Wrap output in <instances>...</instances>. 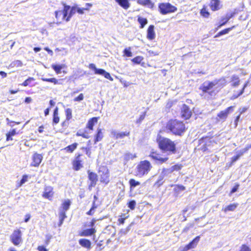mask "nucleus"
<instances>
[{"instance_id":"1","label":"nucleus","mask_w":251,"mask_h":251,"mask_svg":"<svg viewBox=\"0 0 251 251\" xmlns=\"http://www.w3.org/2000/svg\"><path fill=\"white\" fill-rule=\"evenodd\" d=\"M227 80L225 77H222L214 81H206L203 82L199 87L202 92L201 96H207L210 99L215 98L217 93L227 84Z\"/></svg>"},{"instance_id":"2","label":"nucleus","mask_w":251,"mask_h":251,"mask_svg":"<svg viewBox=\"0 0 251 251\" xmlns=\"http://www.w3.org/2000/svg\"><path fill=\"white\" fill-rule=\"evenodd\" d=\"M156 143L160 150L163 152H166L168 155L176 154L177 151L176 143L169 138L158 135Z\"/></svg>"},{"instance_id":"3","label":"nucleus","mask_w":251,"mask_h":251,"mask_svg":"<svg viewBox=\"0 0 251 251\" xmlns=\"http://www.w3.org/2000/svg\"><path fill=\"white\" fill-rule=\"evenodd\" d=\"M62 10H57L54 12V15L56 20V24L59 25L65 21L68 22L70 21L72 17L74 15V7H71L65 2H62Z\"/></svg>"},{"instance_id":"4","label":"nucleus","mask_w":251,"mask_h":251,"mask_svg":"<svg viewBox=\"0 0 251 251\" xmlns=\"http://www.w3.org/2000/svg\"><path fill=\"white\" fill-rule=\"evenodd\" d=\"M166 128L176 136H181L186 130L183 121L177 119H171L166 124Z\"/></svg>"},{"instance_id":"5","label":"nucleus","mask_w":251,"mask_h":251,"mask_svg":"<svg viewBox=\"0 0 251 251\" xmlns=\"http://www.w3.org/2000/svg\"><path fill=\"white\" fill-rule=\"evenodd\" d=\"M149 156L156 164L161 165L167 163L169 160L168 155L166 152L155 149L151 150Z\"/></svg>"},{"instance_id":"6","label":"nucleus","mask_w":251,"mask_h":251,"mask_svg":"<svg viewBox=\"0 0 251 251\" xmlns=\"http://www.w3.org/2000/svg\"><path fill=\"white\" fill-rule=\"evenodd\" d=\"M151 168L152 165L149 160L141 161L136 167L135 176L141 177L147 175L150 172Z\"/></svg>"},{"instance_id":"7","label":"nucleus","mask_w":251,"mask_h":251,"mask_svg":"<svg viewBox=\"0 0 251 251\" xmlns=\"http://www.w3.org/2000/svg\"><path fill=\"white\" fill-rule=\"evenodd\" d=\"M216 144V141L211 136H205L199 140V150L202 152H209L210 149Z\"/></svg>"},{"instance_id":"8","label":"nucleus","mask_w":251,"mask_h":251,"mask_svg":"<svg viewBox=\"0 0 251 251\" xmlns=\"http://www.w3.org/2000/svg\"><path fill=\"white\" fill-rule=\"evenodd\" d=\"M86 159L82 153H76L71 162L73 170L75 171H78L82 169Z\"/></svg>"},{"instance_id":"9","label":"nucleus","mask_w":251,"mask_h":251,"mask_svg":"<svg viewBox=\"0 0 251 251\" xmlns=\"http://www.w3.org/2000/svg\"><path fill=\"white\" fill-rule=\"evenodd\" d=\"M100 176V181L104 185L108 184L110 181V172L108 168L105 166H101L98 170Z\"/></svg>"},{"instance_id":"10","label":"nucleus","mask_w":251,"mask_h":251,"mask_svg":"<svg viewBox=\"0 0 251 251\" xmlns=\"http://www.w3.org/2000/svg\"><path fill=\"white\" fill-rule=\"evenodd\" d=\"M158 11L162 15H167L168 14L175 12L177 8L176 6L172 5L169 2L159 3L158 5Z\"/></svg>"},{"instance_id":"11","label":"nucleus","mask_w":251,"mask_h":251,"mask_svg":"<svg viewBox=\"0 0 251 251\" xmlns=\"http://www.w3.org/2000/svg\"><path fill=\"white\" fill-rule=\"evenodd\" d=\"M10 241L15 246H19L22 242V233L20 229L17 228L13 230L10 236Z\"/></svg>"},{"instance_id":"12","label":"nucleus","mask_w":251,"mask_h":251,"mask_svg":"<svg viewBox=\"0 0 251 251\" xmlns=\"http://www.w3.org/2000/svg\"><path fill=\"white\" fill-rule=\"evenodd\" d=\"M87 173L88 175V189L91 190L96 186L98 182V176L95 172L90 170H88Z\"/></svg>"},{"instance_id":"13","label":"nucleus","mask_w":251,"mask_h":251,"mask_svg":"<svg viewBox=\"0 0 251 251\" xmlns=\"http://www.w3.org/2000/svg\"><path fill=\"white\" fill-rule=\"evenodd\" d=\"M234 106H230L224 110L220 111L217 115L216 120L217 121L225 122L226 121L229 114L234 110Z\"/></svg>"},{"instance_id":"14","label":"nucleus","mask_w":251,"mask_h":251,"mask_svg":"<svg viewBox=\"0 0 251 251\" xmlns=\"http://www.w3.org/2000/svg\"><path fill=\"white\" fill-rule=\"evenodd\" d=\"M88 67L89 69L94 70L95 74L102 75L105 78H107L110 81L113 80V78L111 76L109 73L106 72L104 69L97 68L96 65L94 63L89 64Z\"/></svg>"},{"instance_id":"15","label":"nucleus","mask_w":251,"mask_h":251,"mask_svg":"<svg viewBox=\"0 0 251 251\" xmlns=\"http://www.w3.org/2000/svg\"><path fill=\"white\" fill-rule=\"evenodd\" d=\"M180 115L184 120H189L192 115L190 107L186 104H183L180 108Z\"/></svg>"},{"instance_id":"16","label":"nucleus","mask_w":251,"mask_h":251,"mask_svg":"<svg viewBox=\"0 0 251 251\" xmlns=\"http://www.w3.org/2000/svg\"><path fill=\"white\" fill-rule=\"evenodd\" d=\"M54 194L53 188L51 186H47L44 187V192L42 196L44 198L51 201Z\"/></svg>"},{"instance_id":"17","label":"nucleus","mask_w":251,"mask_h":251,"mask_svg":"<svg viewBox=\"0 0 251 251\" xmlns=\"http://www.w3.org/2000/svg\"><path fill=\"white\" fill-rule=\"evenodd\" d=\"M43 159V156L41 154L37 153H34L32 157V162L31 166L37 167L39 166Z\"/></svg>"},{"instance_id":"18","label":"nucleus","mask_w":251,"mask_h":251,"mask_svg":"<svg viewBox=\"0 0 251 251\" xmlns=\"http://www.w3.org/2000/svg\"><path fill=\"white\" fill-rule=\"evenodd\" d=\"M200 240V236H197L194 238L189 244L186 245L182 250V251H187L190 249L195 248L197 246Z\"/></svg>"},{"instance_id":"19","label":"nucleus","mask_w":251,"mask_h":251,"mask_svg":"<svg viewBox=\"0 0 251 251\" xmlns=\"http://www.w3.org/2000/svg\"><path fill=\"white\" fill-rule=\"evenodd\" d=\"M222 4L220 0H210L209 4V6L213 11L220 10L222 8Z\"/></svg>"},{"instance_id":"20","label":"nucleus","mask_w":251,"mask_h":251,"mask_svg":"<svg viewBox=\"0 0 251 251\" xmlns=\"http://www.w3.org/2000/svg\"><path fill=\"white\" fill-rule=\"evenodd\" d=\"M99 119V117H94L89 119L87 123L86 124V128L90 130H93L94 126L95 125L97 124Z\"/></svg>"},{"instance_id":"21","label":"nucleus","mask_w":251,"mask_h":251,"mask_svg":"<svg viewBox=\"0 0 251 251\" xmlns=\"http://www.w3.org/2000/svg\"><path fill=\"white\" fill-rule=\"evenodd\" d=\"M80 150L83 151L88 157H91L92 154V141L89 140L87 142L86 146H82Z\"/></svg>"},{"instance_id":"22","label":"nucleus","mask_w":251,"mask_h":251,"mask_svg":"<svg viewBox=\"0 0 251 251\" xmlns=\"http://www.w3.org/2000/svg\"><path fill=\"white\" fill-rule=\"evenodd\" d=\"M155 37L154 26L151 25H149L148 28L147 38L150 40H152L155 39Z\"/></svg>"},{"instance_id":"23","label":"nucleus","mask_w":251,"mask_h":251,"mask_svg":"<svg viewBox=\"0 0 251 251\" xmlns=\"http://www.w3.org/2000/svg\"><path fill=\"white\" fill-rule=\"evenodd\" d=\"M96 232V229L95 228H91L82 230L79 233L80 236H90L95 234Z\"/></svg>"},{"instance_id":"24","label":"nucleus","mask_w":251,"mask_h":251,"mask_svg":"<svg viewBox=\"0 0 251 251\" xmlns=\"http://www.w3.org/2000/svg\"><path fill=\"white\" fill-rule=\"evenodd\" d=\"M79 245L84 248H86L87 250H89L91 248V242L87 239L82 238L78 241Z\"/></svg>"},{"instance_id":"25","label":"nucleus","mask_w":251,"mask_h":251,"mask_svg":"<svg viewBox=\"0 0 251 251\" xmlns=\"http://www.w3.org/2000/svg\"><path fill=\"white\" fill-rule=\"evenodd\" d=\"M41 80L44 82H48L53 83L54 85H61L62 84L61 83V81L63 80V79H57L55 77L52 78H45L42 77Z\"/></svg>"},{"instance_id":"26","label":"nucleus","mask_w":251,"mask_h":251,"mask_svg":"<svg viewBox=\"0 0 251 251\" xmlns=\"http://www.w3.org/2000/svg\"><path fill=\"white\" fill-rule=\"evenodd\" d=\"M137 2L139 5L148 6L151 9H152L154 6V3L151 0H137Z\"/></svg>"},{"instance_id":"27","label":"nucleus","mask_w":251,"mask_h":251,"mask_svg":"<svg viewBox=\"0 0 251 251\" xmlns=\"http://www.w3.org/2000/svg\"><path fill=\"white\" fill-rule=\"evenodd\" d=\"M103 137V135L102 133V129L101 128H98L94 135V143L96 144L97 142L100 141L102 139Z\"/></svg>"},{"instance_id":"28","label":"nucleus","mask_w":251,"mask_h":251,"mask_svg":"<svg viewBox=\"0 0 251 251\" xmlns=\"http://www.w3.org/2000/svg\"><path fill=\"white\" fill-rule=\"evenodd\" d=\"M60 121V117L58 113V108L56 107L54 109L52 115V125H56Z\"/></svg>"},{"instance_id":"29","label":"nucleus","mask_w":251,"mask_h":251,"mask_svg":"<svg viewBox=\"0 0 251 251\" xmlns=\"http://www.w3.org/2000/svg\"><path fill=\"white\" fill-rule=\"evenodd\" d=\"M94 201H93L92 206L90 210L86 212V214L89 216H92L94 215L96 209L98 207V205L96 203V201L97 199V198L96 196H94Z\"/></svg>"},{"instance_id":"30","label":"nucleus","mask_w":251,"mask_h":251,"mask_svg":"<svg viewBox=\"0 0 251 251\" xmlns=\"http://www.w3.org/2000/svg\"><path fill=\"white\" fill-rule=\"evenodd\" d=\"M231 86L232 87H236L239 85L240 80L239 77L237 75H233L230 79Z\"/></svg>"},{"instance_id":"31","label":"nucleus","mask_w":251,"mask_h":251,"mask_svg":"<svg viewBox=\"0 0 251 251\" xmlns=\"http://www.w3.org/2000/svg\"><path fill=\"white\" fill-rule=\"evenodd\" d=\"M78 144L77 143H74L71 145L64 148L63 150L66 152L68 153H73L77 148Z\"/></svg>"},{"instance_id":"32","label":"nucleus","mask_w":251,"mask_h":251,"mask_svg":"<svg viewBox=\"0 0 251 251\" xmlns=\"http://www.w3.org/2000/svg\"><path fill=\"white\" fill-rule=\"evenodd\" d=\"M129 135L130 132L128 131L121 132H114L113 133V136L116 139H123L126 136H129Z\"/></svg>"},{"instance_id":"33","label":"nucleus","mask_w":251,"mask_h":251,"mask_svg":"<svg viewBox=\"0 0 251 251\" xmlns=\"http://www.w3.org/2000/svg\"><path fill=\"white\" fill-rule=\"evenodd\" d=\"M35 79L32 77H29L25 79L21 85L24 87L29 86L30 87H33L35 85L34 84H32V82L34 81Z\"/></svg>"},{"instance_id":"34","label":"nucleus","mask_w":251,"mask_h":251,"mask_svg":"<svg viewBox=\"0 0 251 251\" xmlns=\"http://www.w3.org/2000/svg\"><path fill=\"white\" fill-rule=\"evenodd\" d=\"M249 81H247L243 85V86L242 88V89L239 91V92L237 94H234L232 96L230 99L231 100H234L237 98H238L240 96L242 95L244 92L245 88L248 86L249 84Z\"/></svg>"},{"instance_id":"35","label":"nucleus","mask_w":251,"mask_h":251,"mask_svg":"<svg viewBox=\"0 0 251 251\" xmlns=\"http://www.w3.org/2000/svg\"><path fill=\"white\" fill-rule=\"evenodd\" d=\"M120 6L125 9H127L130 7L128 0H115Z\"/></svg>"},{"instance_id":"36","label":"nucleus","mask_w":251,"mask_h":251,"mask_svg":"<svg viewBox=\"0 0 251 251\" xmlns=\"http://www.w3.org/2000/svg\"><path fill=\"white\" fill-rule=\"evenodd\" d=\"M71 204V201L69 199L65 200L61 203V207L62 210L65 211H67L69 208Z\"/></svg>"},{"instance_id":"37","label":"nucleus","mask_w":251,"mask_h":251,"mask_svg":"<svg viewBox=\"0 0 251 251\" xmlns=\"http://www.w3.org/2000/svg\"><path fill=\"white\" fill-rule=\"evenodd\" d=\"M137 157L136 153H132L130 152H126L124 155V159L127 162L130 160H133Z\"/></svg>"},{"instance_id":"38","label":"nucleus","mask_w":251,"mask_h":251,"mask_svg":"<svg viewBox=\"0 0 251 251\" xmlns=\"http://www.w3.org/2000/svg\"><path fill=\"white\" fill-rule=\"evenodd\" d=\"M66 212L64 210H61L59 213V221L58 225L59 226L63 224L64 219L67 218Z\"/></svg>"},{"instance_id":"39","label":"nucleus","mask_w":251,"mask_h":251,"mask_svg":"<svg viewBox=\"0 0 251 251\" xmlns=\"http://www.w3.org/2000/svg\"><path fill=\"white\" fill-rule=\"evenodd\" d=\"M137 21L140 24V28H143L148 24V20L147 18L139 16L137 17Z\"/></svg>"},{"instance_id":"40","label":"nucleus","mask_w":251,"mask_h":251,"mask_svg":"<svg viewBox=\"0 0 251 251\" xmlns=\"http://www.w3.org/2000/svg\"><path fill=\"white\" fill-rule=\"evenodd\" d=\"M18 132H16V129H12L8 131L6 134V140L7 141H12L13 140L12 136L18 134Z\"/></svg>"},{"instance_id":"41","label":"nucleus","mask_w":251,"mask_h":251,"mask_svg":"<svg viewBox=\"0 0 251 251\" xmlns=\"http://www.w3.org/2000/svg\"><path fill=\"white\" fill-rule=\"evenodd\" d=\"M235 25H233L231 27L225 28V29L219 31L216 35H215L214 37L217 38V37L221 36L223 35L227 34L229 32V31H230L231 30H232V29L235 28Z\"/></svg>"},{"instance_id":"42","label":"nucleus","mask_w":251,"mask_h":251,"mask_svg":"<svg viewBox=\"0 0 251 251\" xmlns=\"http://www.w3.org/2000/svg\"><path fill=\"white\" fill-rule=\"evenodd\" d=\"M69 123L68 121L64 120L61 123V128L59 130L61 133H65L69 127Z\"/></svg>"},{"instance_id":"43","label":"nucleus","mask_w":251,"mask_h":251,"mask_svg":"<svg viewBox=\"0 0 251 251\" xmlns=\"http://www.w3.org/2000/svg\"><path fill=\"white\" fill-rule=\"evenodd\" d=\"M200 13L201 15L204 18H208L210 15V13L207 10V6L205 5H203L202 8L200 10Z\"/></svg>"},{"instance_id":"44","label":"nucleus","mask_w":251,"mask_h":251,"mask_svg":"<svg viewBox=\"0 0 251 251\" xmlns=\"http://www.w3.org/2000/svg\"><path fill=\"white\" fill-rule=\"evenodd\" d=\"M65 67L64 64L62 65H56L52 64L51 68L53 69L56 74H59L61 72V70Z\"/></svg>"},{"instance_id":"45","label":"nucleus","mask_w":251,"mask_h":251,"mask_svg":"<svg viewBox=\"0 0 251 251\" xmlns=\"http://www.w3.org/2000/svg\"><path fill=\"white\" fill-rule=\"evenodd\" d=\"M238 206V203H232L226 206L225 208L223 209V210L225 212H227V211H234Z\"/></svg>"},{"instance_id":"46","label":"nucleus","mask_w":251,"mask_h":251,"mask_svg":"<svg viewBox=\"0 0 251 251\" xmlns=\"http://www.w3.org/2000/svg\"><path fill=\"white\" fill-rule=\"evenodd\" d=\"M129 215L126 216L125 214H122L119 216V218L118 219V225L120 226L121 225H124L125 223V220L126 219L128 218Z\"/></svg>"},{"instance_id":"47","label":"nucleus","mask_w":251,"mask_h":251,"mask_svg":"<svg viewBox=\"0 0 251 251\" xmlns=\"http://www.w3.org/2000/svg\"><path fill=\"white\" fill-rule=\"evenodd\" d=\"M231 17V16H228L226 17L222 18L221 19L220 23L217 26V29L226 25L228 22Z\"/></svg>"},{"instance_id":"48","label":"nucleus","mask_w":251,"mask_h":251,"mask_svg":"<svg viewBox=\"0 0 251 251\" xmlns=\"http://www.w3.org/2000/svg\"><path fill=\"white\" fill-rule=\"evenodd\" d=\"M29 176L27 175H24L22 176V178L20 181H18L17 183V187L18 188L22 186L23 184L26 182L28 180Z\"/></svg>"},{"instance_id":"49","label":"nucleus","mask_w":251,"mask_h":251,"mask_svg":"<svg viewBox=\"0 0 251 251\" xmlns=\"http://www.w3.org/2000/svg\"><path fill=\"white\" fill-rule=\"evenodd\" d=\"M66 115L65 120L70 121L73 117L72 110L71 108H68L65 110Z\"/></svg>"},{"instance_id":"50","label":"nucleus","mask_w":251,"mask_h":251,"mask_svg":"<svg viewBox=\"0 0 251 251\" xmlns=\"http://www.w3.org/2000/svg\"><path fill=\"white\" fill-rule=\"evenodd\" d=\"M129 184L130 189H132L138 185H139L140 184V182L139 181H136L134 178H131L129 180Z\"/></svg>"},{"instance_id":"51","label":"nucleus","mask_w":251,"mask_h":251,"mask_svg":"<svg viewBox=\"0 0 251 251\" xmlns=\"http://www.w3.org/2000/svg\"><path fill=\"white\" fill-rule=\"evenodd\" d=\"M72 7L75 8L74 14H75V13L76 12H77L78 13H79V14H83L84 13L85 11L88 10V8H79V7H77V6H73Z\"/></svg>"},{"instance_id":"52","label":"nucleus","mask_w":251,"mask_h":251,"mask_svg":"<svg viewBox=\"0 0 251 251\" xmlns=\"http://www.w3.org/2000/svg\"><path fill=\"white\" fill-rule=\"evenodd\" d=\"M144 58L141 56H137L131 59V61L135 64H139L143 60Z\"/></svg>"},{"instance_id":"53","label":"nucleus","mask_w":251,"mask_h":251,"mask_svg":"<svg viewBox=\"0 0 251 251\" xmlns=\"http://www.w3.org/2000/svg\"><path fill=\"white\" fill-rule=\"evenodd\" d=\"M182 167L183 165L181 164H176L174 165L171 168V172L178 171L182 169Z\"/></svg>"},{"instance_id":"54","label":"nucleus","mask_w":251,"mask_h":251,"mask_svg":"<svg viewBox=\"0 0 251 251\" xmlns=\"http://www.w3.org/2000/svg\"><path fill=\"white\" fill-rule=\"evenodd\" d=\"M239 251H251V248L249 245L243 244L240 246Z\"/></svg>"},{"instance_id":"55","label":"nucleus","mask_w":251,"mask_h":251,"mask_svg":"<svg viewBox=\"0 0 251 251\" xmlns=\"http://www.w3.org/2000/svg\"><path fill=\"white\" fill-rule=\"evenodd\" d=\"M124 55L127 57H131L132 56V52L131 51V48L129 47L128 48L125 49L123 51Z\"/></svg>"},{"instance_id":"56","label":"nucleus","mask_w":251,"mask_h":251,"mask_svg":"<svg viewBox=\"0 0 251 251\" xmlns=\"http://www.w3.org/2000/svg\"><path fill=\"white\" fill-rule=\"evenodd\" d=\"M76 135L77 136L82 137L83 138L85 139H88L90 137V136L88 135V133H86V132H84L83 133L77 132L76 133Z\"/></svg>"},{"instance_id":"57","label":"nucleus","mask_w":251,"mask_h":251,"mask_svg":"<svg viewBox=\"0 0 251 251\" xmlns=\"http://www.w3.org/2000/svg\"><path fill=\"white\" fill-rule=\"evenodd\" d=\"M244 152H240L239 153L237 154V155L233 156L231 158V163L232 164L234 162H235L236 161H237L239 158L240 157L243 155Z\"/></svg>"},{"instance_id":"58","label":"nucleus","mask_w":251,"mask_h":251,"mask_svg":"<svg viewBox=\"0 0 251 251\" xmlns=\"http://www.w3.org/2000/svg\"><path fill=\"white\" fill-rule=\"evenodd\" d=\"M127 206L131 210L134 209L136 206V201L134 200L129 201L127 203Z\"/></svg>"},{"instance_id":"59","label":"nucleus","mask_w":251,"mask_h":251,"mask_svg":"<svg viewBox=\"0 0 251 251\" xmlns=\"http://www.w3.org/2000/svg\"><path fill=\"white\" fill-rule=\"evenodd\" d=\"M175 189L177 191H184L185 190V187L182 185L176 184L175 185Z\"/></svg>"},{"instance_id":"60","label":"nucleus","mask_w":251,"mask_h":251,"mask_svg":"<svg viewBox=\"0 0 251 251\" xmlns=\"http://www.w3.org/2000/svg\"><path fill=\"white\" fill-rule=\"evenodd\" d=\"M239 186H240L239 184L235 183L234 186H233V187L231 189L230 192V194L231 195V194L236 192L238 190V189L239 187Z\"/></svg>"},{"instance_id":"61","label":"nucleus","mask_w":251,"mask_h":251,"mask_svg":"<svg viewBox=\"0 0 251 251\" xmlns=\"http://www.w3.org/2000/svg\"><path fill=\"white\" fill-rule=\"evenodd\" d=\"M84 99V95L82 93L80 94L77 97H75L74 99L75 101H80Z\"/></svg>"},{"instance_id":"62","label":"nucleus","mask_w":251,"mask_h":251,"mask_svg":"<svg viewBox=\"0 0 251 251\" xmlns=\"http://www.w3.org/2000/svg\"><path fill=\"white\" fill-rule=\"evenodd\" d=\"M145 113H143L142 115L140 116L139 118L138 119H137L136 123L137 124H140L145 119Z\"/></svg>"},{"instance_id":"63","label":"nucleus","mask_w":251,"mask_h":251,"mask_svg":"<svg viewBox=\"0 0 251 251\" xmlns=\"http://www.w3.org/2000/svg\"><path fill=\"white\" fill-rule=\"evenodd\" d=\"M241 114H242V112H240V114L238 116H237L235 119L234 125H235V127H236L238 125V123L240 120V116H241Z\"/></svg>"},{"instance_id":"64","label":"nucleus","mask_w":251,"mask_h":251,"mask_svg":"<svg viewBox=\"0 0 251 251\" xmlns=\"http://www.w3.org/2000/svg\"><path fill=\"white\" fill-rule=\"evenodd\" d=\"M37 250L39 251H48V250L43 246H39L37 247Z\"/></svg>"}]
</instances>
